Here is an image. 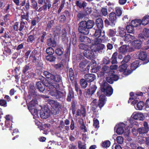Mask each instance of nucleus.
Masks as SVG:
<instances>
[{
    "label": "nucleus",
    "instance_id": "obj_26",
    "mask_svg": "<svg viewBox=\"0 0 149 149\" xmlns=\"http://www.w3.org/2000/svg\"><path fill=\"white\" fill-rule=\"evenodd\" d=\"M36 87L40 92H42L45 88V85L41 81H38L36 84Z\"/></svg>",
    "mask_w": 149,
    "mask_h": 149
},
{
    "label": "nucleus",
    "instance_id": "obj_27",
    "mask_svg": "<svg viewBox=\"0 0 149 149\" xmlns=\"http://www.w3.org/2000/svg\"><path fill=\"white\" fill-rule=\"evenodd\" d=\"M76 4L77 6L80 8H84L87 5L86 2L81 0L77 1Z\"/></svg>",
    "mask_w": 149,
    "mask_h": 149
},
{
    "label": "nucleus",
    "instance_id": "obj_17",
    "mask_svg": "<svg viewBox=\"0 0 149 149\" xmlns=\"http://www.w3.org/2000/svg\"><path fill=\"white\" fill-rule=\"evenodd\" d=\"M138 37L141 39H144L145 37H149V29L146 28L144 29L142 33L139 34L138 36Z\"/></svg>",
    "mask_w": 149,
    "mask_h": 149
},
{
    "label": "nucleus",
    "instance_id": "obj_47",
    "mask_svg": "<svg viewBox=\"0 0 149 149\" xmlns=\"http://www.w3.org/2000/svg\"><path fill=\"white\" fill-rule=\"evenodd\" d=\"M46 52L47 54L50 55L53 54L54 52L53 49L51 47L47 48L46 50Z\"/></svg>",
    "mask_w": 149,
    "mask_h": 149
},
{
    "label": "nucleus",
    "instance_id": "obj_25",
    "mask_svg": "<svg viewBox=\"0 0 149 149\" xmlns=\"http://www.w3.org/2000/svg\"><path fill=\"white\" fill-rule=\"evenodd\" d=\"M101 35L102 36L104 35V32L102 33H101V31L100 29H99L96 30L94 34V36L96 37V38L95 39L94 42L96 41L95 40L96 39H98V38Z\"/></svg>",
    "mask_w": 149,
    "mask_h": 149
},
{
    "label": "nucleus",
    "instance_id": "obj_36",
    "mask_svg": "<svg viewBox=\"0 0 149 149\" xmlns=\"http://www.w3.org/2000/svg\"><path fill=\"white\" fill-rule=\"evenodd\" d=\"M37 104V101L36 100H33L30 102L28 105V108L30 107L31 108L35 107V106Z\"/></svg>",
    "mask_w": 149,
    "mask_h": 149
},
{
    "label": "nucleus",
    "instance_id": "obj_29",
    "mask_svg": "<svg viewBox=\"0 0 149 149\" xmlns=\"http://www.w3.org/2000/svg\"><path fill=\"white\" fill-rule=\"evenodd\" d=\"M118 32L119 33V35L121 37H123L126 35L125 30L123 28L119 27Z\"/></svg>",
    "mask_w": 149,
    "mask_h": 149
},
{
    "label": "nucleus",
    "instance_id": "obj_9",
    "mask_svg": "<svg viewBox=\"0 0 149 149\" xmlns=\"http://www.w3.org/2000/svg\"><path fill=\"white\" fill-rule=\"evenodd\" d=\"M131 118L134 120L143 121L145 119V115L141 112H134L132 114Z\"/></svg>",
    "mask_w": 149,
    "mask_h": 149
},
{
    "label": "nucleus",
    "instance_id": "obj_33",
    "mask_svg": "<svg viewBox=\"0 0 149 149\" xmlns=\"http://www.w3.org/2000/svg\"><path fill=\"white\" fill-rule=\"evenodd\" d=\"M144 106V103L142 101H140L139 102L136 104L137 110H141L143 108Z\"/></svg>",
    "mask_w": 149,
    "mask_h": 149
},
{
    "label": "nucleus",
    "instance_id": "obj_46",
    "mask_svg": "<svg viewBox=\"0 0 149 149\" xmlns=\"http://www.w3.org/2000/svg\"><path fill=\"white\" fill-rule=\"evenodd\" d=\"M111 143L109 141H104L102 143V146L103 147L108 148L110 145Z\"/></svg>",
    "mask_w": 149,
    "mask_h": 149
},
{
    "label": "nucleus",
    "instance_id": "obj_61",
    "mask_svg": "<svg viewBox=\"0 0 149 149\" xmlns=\"http://www.w3.org/2000/svg\"><path fill=\"white\" fill-rule=\"evenodd\" d=\"M37 51L36 50H34L32 52L30 56V58H32V57L33 56H35L37 54Z\"/></svg>",
    "mask_w": 149,
    "mask_h": 149
},
{
    "label": "nucleus",
    "instance_id": "obj_3",
    "mask_svg": "<svg viewBox=\"0 0 149 149\" xmlns=\"http://www.w3.org/2000/svg\"><path fill=\"white\" fill-rule=\"evenodd\" d=\"M79 47L80 49L84 50V55L87 58L92 60L95 57L94 51L91 49V46L89 47L85 44H80Z\"/></svg>",
    "mask_w": 149,
    "mask_h": 149
},
{
    "label": "nucleus",
    "instance_id": "obj_48",
    "mask_svg": "<svg viewBox=\"0 0 149 149\" xmlns=\"http://www.w3.org/2000/svg\"><path fill=\"white\" fill-rule=\"evenodd\" d=\"M72 34V36L71 38V41L72 42L73 45H74L77 42V38L75 34L73 33Z\"/></svg>",
    "mask_w": 149,
    "mask_h": 149
},
{
    "label": "nucleus",
    "instance_id": "obj_22",
    "mask_svg": "<svg viewBox=\"0 0 149 149\" xmlns=\"http://www.w3.org/2000/svg\"><path fill=\"white\" fill-rule=\"evenodd\" d=\"M28 109L32 114L34 118L36 119V118L39 117L38 111L37 109L36 108V107L31 108V107H30Z\"/></svg>",
    "mask_w": 149,
    "mask_h": 149
},
{
    "label": "nucleus",
    "instance_id": "obj_14",
    "mask_svg": "<svg viewBox=\"0 0 149 149\" xmlns=\"http://www.w3.org/2000/svg\"><path fill=\"white\" fill-rule=\"evenodd\" d=\"M46 109H42L40 113V117L43 119H46L50 115L49 110Z\"/></svg>",
    "mask_w": 149,
    "mask_h": 149
},
{
    "label": "nucleus",
    "instance_id": "obj_50",
    "mask_svg": "<svg viewBox=\"0 0 149 149\" xmlns=\"http://www.w3.org/2000/svg\"><path fill=\"white\" fill-rule=\"evenodd\" d=\"M116 139L117 143L119 144H121L123 142V138L121 136H117Z\"/></svg>",
    "mask_w": 149,
    "mask_h": 149
},
{
    "label": "nucleus",
    "instance_id": "obj_45",
    "mask_svg": "<svg viewBox=\"0 0 149 149\" xmlns=\"http://www.w3.org/2000/svg\"><path fill=\"white\" fill-rule=\"evenodd\" d=\"M69 73L70 80L71 81L73 80L74 78V75L73 70L72 68H70L69 69Z\"/></svg>",
    "mask_w": 149,
    "mask_h": 149
},
{
    "label": "nucleus",
    "instance_id": "obj_11",
    "mask_svg": "<svg viewBox=\"0 0 149 149\" xmlns=\"http://www.w3.org/2000/svg\"><path fill=\"white\" fill-rule=\"evenodd\" d=\"M134 50L132 47L129 45H124L121 46L119 49V52L121 53L125 54L128 52H131Z\"/></svg>",
    "mask_w": 149,
    "mask_h": 149
},
{
    "label": "nucleus",
    "instance_id": "obj_30",
    "mask_svg": "<svg viewBox=\"0 0 149 149\" xmlns=\"http://www.w3.org/2000/svg\"><path fill=\"white\" fill-rule=\"evenodd\" d=\"M47 44L48 45L54 47L56 46V43L54 40L51 38L47 40Z\"/></svg>",
    "mask_w": 149,
    "mask_h": 149
},
{
    "label": "nucleus",
    "instance_id": "obj_62",
    "mask_svg": "<svg viewBox=\"0 0 149 149\" xmlns=\"http://www.w3.org/2000/svg\"><path fill=\"white\" fill-rule=\"evenodd\" d=\"M110 76L113 79V81H117L118 79V77L116 74H113L110 75Z\"/></svg>",
    "mask_w": 149,
    "mask_h": 149
},
{
    "label": "nucleus",
    "instance_id": "obj_35",
    "mask_svg": "<svg viewBox=\"0 0 149 149\" xmlns=\"http://www.w3.org/2000/svg\"><path fill=\"white\" fill-rule=\"evenodd\" d=\"M131 24L127 26L126 29L127 32L129 33H132L134 32V27Z\"/></svg>",
    "mask_w": 149,
    "mask_h": 149
},
{
    "label": "nucleus",
    "instance_id": "obj_63",
    "mask_svg": "<svg viewBox=\"0 0 149 149\" xmlns=\"http://www.w3.org/2000/svg\"><path fill=\"white\" fill-rule=\"evenodd\" d=\"M34 38L33 36L30 35L29 36L27 39V41L29 42H31L34 40Z\"/></svg>",
    "mask_w": 149,
    "mask_h": 149
},
{
    "label": "nucleus",
    "instance_id": "obj_41",
    "mask_svg": "<svg viewBox=\"0 0 149 149\" xmlns=\"http://www.w3.org/2000/svg\"><path fill=\"white\" fill-rule=\"evenodd\" d=\"M93 124L94 127L95 128L97 129L99 127V123L98 120L95 118L93 119Z\"/></svg>",
    "mask_w": 149,
    "mask_h": 149
},
{
    "label": "nucleus",
    "instance_id": "obj_28",
    "mask_svg": "<svg viewBox=\"0 0 149 149\" xmlns=\"http://www.w3.org/2000/svg\"><path fill=\"white\" fill-rule=\"evenodd\" d=\"M96 23L98 29H102L103 27V20L101 18H98L96 20Z\"/></svg>",
    "mask_w": 149,
    "mask_h": 149
},
{
    "label": "nucleus",
    "instance_id": "obj_55",
    "mask_svg": "<svg viewBox=\"0 0 149 149\" xmlns=\"http://www.w3.org/2000/svg\"><path fill=\"white\" fill-rule=\"evenodd\" d=\"M0 105L4 107L7 106V102L4 100L2 99L0 100Z\"/></svg>",
    "mask_w": 149,
    "mask_h": 149
},
{
    "label": "nucleus",
    "instance_id": "obj_6",
    "mask_svg": "<svg viewBox=\"0 0 149 149\" xmlns=\"http://www.w3.org/2000/svg\"><path fill=\"white\" fill-rule=\"evenodd\" d=\"M100 83L101 84V86L102 87V91L105 94L108 96H110L112 94L113 89L111 87L108 85L106 81H103V82H102L101 81H100Z\"/></svg>",
    "mask_w": 149,
    "mask_h": 149
},
{
    "label": "nucleus",
    "instance_id": "obj_34",
    "mask_svg": "<svg viewBox=\"0 0 149 149\" xmlns=\"http://www.w3.org/2000/svg\"><path fill=\"white\" fill-rule=\"evenodd\" d=\"M138 131L140 134L143 135V134L147 133L148 130L146 128L142 127L138 129Z\"/></svg>",
    "mask_w": 149,
    "mask_h": 149
},
{
    "label": "nucleus",
    "instance_id": "obj_44",
    "mask_svg": "<svg viewBox=\"0 0 149 149\" xmlns=\"http://www.w3.org/2000/svg\"><path fill=\"white\" fill-rule=\"evenodd\" d=\"M115 11L116 14L118 16H120L122 14V10L121 8L120 7H116V8Z\"/></svg>",
    "mask_w": 149,
    "mask_h": 149
},
{
    "label": "nucleus",
    "instance_id": "obj_23",
    "mask_svg": "<svg viewBox=\"0 0 149 149\" xmlns=\"http://www.w3.org/2000/svg\"><path fill=\"white\" fill-rule=\"evenodd\" d=\"M135 37L129 34H126L125 36V39L124 41L126 42H132L135 39Z\"/></svg>",
    "mask_w": 149,
    "mask_h": 149
},
{
    "label": "nucleus",
    "instance_id": "obj_2",
    "mask_svg": "<svg viewBox=\"0 0 149 149\" xmlns=\"http://www.w3.org/2000/svg\"><path fill=\"white\" fill-rule=\"evenodd\" d=\"M47 88V90L49 91V93L52 96L56 98H58L63 95L62 93L59 91H58L57 89L59 88L58 84L56 85L54 84H52L50 83H47L45 85Z\"/></svg>",
    "mask_w": 149,
    "mask_h": 149
},
{
    "label": "nucleus",
    "instance_id": "obj_53",
    "mask_svg": "<svg viewBox=\"0 0 149 149\" xmlns=\"http://www.w3.org/2000/svg\"><path fill=\"white\" fill-rule=\"evenodd\" d=\"M75 88L77 94L81 95L82 94V92L80 88L78 87L77 84H75Z\"/></svg>",
    "mask_w": 149,
    "mask_h": 149
},
{
    "label": "nucleus",
    "instance_id": "obj_5",
    "mask_svg": "<svg viewBox=\"0 0 149 149\" xmlns=\"http://www.w3.org/2000/svg\"><path fill=\"white\" fill-rule=\"evenodd\" d=\"M130 97L128 101L129 103L132 102L131 104L133 105H135L140 100L141 97L143 96V93L141 92H138L134 94L133 92H131L130 93Z\"/></svg>",
    "mask_w": 149,
    "mask_h": 149
},
{
    "label": "nucleus",
    "instance_id": "obj_37",
    "mask_svg": "<svg viewBox=\"0 0 149 149\" xmlns=\"http://www.w3.org/2000/svg\"><path fill=\"white\" fill-rule=\"evenodd\" d=\"M80 82V85L82 88H85L87 86L88 83L84 79H81Z\"/></svg>",
    "mask_w": 149,
    "mask_h": 149
},
{
    "label": "nucleus",
    "instance_id": "obj_43",
    "mask_svg": "<svg viewBox=\"0 0 149 149\" xmlns=\"http://www.w3.org/2000/svg\"><path fill=\"white\" fill-rule=\"evenodd\" d=\"M31 4L33 8L37 10L38 8L37 6V3L36 0H31Z\"/></svg>",
    "mask_w": 149,
    "mask_h": 149
},
{
    "label": "nucleus",
    "instance_id": "obj_16",
    "mask_svg": "<svg viewBox=\"0 0 149 149\" xmlns=\"http://www.w3.org/2000/svg\"><path fill=\"white\" fill-rule=\"evenodd\" d=\"M109 19L112 24L111 26H114L116 22L117 19L116 15L114 13H111L109 15Z\"/></svg>",
    "mask_w": 149,
    "mask_h": 149
},
{
    "label": "nucleus",
    "instance_id": "obj_7",
    "mask_svg": "<svg viewBox=\"0 0 149 149\" xmlns=\"http://www.w3.org/2000/svg\"><path fill=\"white\" fill-rule=\"evenodd\" d=\"M44 74L47 78L56 82H59L62 81L61 77L59 75H54L47 71L44 72Z\"/></svg>",
    "mask_w": 149,
    "mask_h": 149
},
{
    "label": "nucleus",
    "instance_id": "obj_39",
    "mask_svg": "<svg viewBox=\"0 0 149 149\" xmlns=\"http://www.w3.org/2000/svg\"><path fill=\"white\" fill-rule=\"evenodd\" d=\"M64 50L63 48H57L55 50L56 54L58 56H61L63 54Z\"/></svg>",
    "mask_w": 149,
    "mask_h": 149
},
{
    "label": "nucleus",
    "instance_id": "obj_12",
    "mask_svg": "<svg viewBox=\"0 0 149 149\" xmlns=\"http://www.w3.org/2000/svg\"><path fill=\"white\" fill-rule=\"evenodd\" d=\"M138 57L139 59L143 61H145L143 63V64H146L149 61V60L148 59L147 57V55L146 52H140Z\"/></svg>",
    "mask_w": 149,
    "mask_h": 149
},
{
    "label": "nucleus",
    "instance_id": "obj_31",
    "mask_svg": "<svg viewBox=\"0 0 149 149\" xmlns=\"http://www.w3.org/2000/svg\"><path fill=\"white\" fill-rule=\"evenodd\" d=\"M142 24L145 26L149 23V16L146 15L143 17L142 20H141Z\"/></svg>",
    "mask_w": 149,
    "mask_h": 149
},
{
    "label": "nucleus",
    "instance_id": "obj_58",
    "mask_svg": "<svg viewBox=\"0 0 149 149\" xmlns=\"http://www.w3.org/2000/svg\"><path fill=\"white\" fill-rule=\"evenodd\" d=\"M101 12L102 15L104 16L107 15V9L105 8H102L101 10Z\"/></svg>",
    "mask_w": 149,
    "mask_h": 149
},
{
    "label": "nucleus",
    "instance_id": "obj_8",
    "mask_svg": "<svg viewBox=\"0 0 149 149\" xmlns=\"http://www.w3.org/2000/svg\"><path fill=\"white\" fill-rule=\"evenodd\" d=\"M78 30L80 32L85 35L88 34L89 30L86 26V22L82 21L80 23Z\"/></svg>",
    "mask_w": 149,
    "mask_h": 149
},
{
    "label": "nucleus",
    "instance_id": "obj_1",
    "mask_svg": "<svg viewBox=\"0 0 149 149\" xmlns=\"http://www.w3.org/2000/svg\"><path fill=\"white\" fill-rule=\"evenodd\" d=\"M131 125L129 126L127 124V122H126L125 123H120L116 125L115 127V130L118 134H121L124 132V129L127 131L128 134L130 133V129L132 127V124L133 123L134 120L130 119L128 120Z\"/></svg>",
    "mask_w": 149,
    "mask_h": 149
},
{
    "label": "nucleus",
    "instance_id": "obj_21",
    "mask_svg": "<svg viewBox=\"0 0 149 149\" xmlns=\"http://www.w3.org/2000/svg\"><path fill=\"white\" fill-rule=\"evenodd\" d=\"M48 102L51 105V107L54 109H58L61 107L59 103L55 100H48Z\"/></svg>",
    "mask_w": 149,
    "mask_h": 149
},
{
    "label": "nucleus",
    "instance_id": "obj_38",
    "mask_svg": "<svg viewBox=\"0 0 149 149\" xmlns=\"http://www.w3.org/2000/svg\"><path fill=\"white\" fill-rule=\"evenodd\" d=\"M86 26L87 28L89 29L92 28L94 24V22L92 20H89L86 22Z\"/></svg>",
    "mask_w": 149,
    "mask_h": 149
},
{
    "label": "nucleus",
    "instance_id": "obj_51",
    "mask_svg": "<svg viewBox=\"0 0 149 149\" xmlns=\"http://www.w3.org/2000/svg\"><path fill=\"white\" fill-rule=\"evenodd\" d=\"M54 24V21L53 20H51L47 24V29L49 30L53 26Z\"/></svg>",
    "mask_w": 149,
    "mask_h": 149
},
{
    "label": "nucleus",
    "instance_id": "obj_18",
    "mask_svg": "<svg viewBox=\"0 0 149 149\" xmlns=\"http://www.w3.org/2000/svg\"><path fill=\"white\" fill-rule=\"evenodd\" d=\"M106 100L105 96L102 94L99 97L98 106L100 108L102 107L106 103Z\"/></svg>",
    "mask_w": 149,
    "mask_h": 149
},
{
    "label": "nucleus",
    "instance_id": "obj_64",
    "mask_svg": "<svg viewBox=\"0 0 149 149\" xmlns=\"http://www.w3.org/2000/svg\"><path fill=\"white\" fill-rule=\"evenodd\" d=\"M74 128V123L73 119H72L70 125V129L71 130H73Z\"/></svg>",
    "mask_w": 149,
    "mask_h": 149
},
{
    "label": "nucleus",
    "instance_id": "obj_32",
    "mask_svg": "<svg viewBox=\"0 0 149 149\" xmlns=\"http://www.w3.org/2000/svg\"><path fill=\"white\" fill-rule=\"evenodd\" d=\"M6 120L5 121V126L7 127L10 128L12 127V125L10 124L11 121L10 120L9 116L7 115L6 117Z\"/></svg>",
    "mask_w": 149,
    "mask_h": 149
},
{
    "label": "nucleus",
    "instance_id": "obj_42",
    "mask_svg": "<svg viewBox=\"0 0 149 149\" xmlns=\"http://www.w3.org/2000/svg\"><path fill=\"white\" fill-rule=\"evenodd\" d=\"M97 100L96 99H94L91 103V105L93 108V110H95L97 107Z\"/></svg>",
    "mask_w": 149,
    "mask_h": 149
},
{
    "label": "nucleus",
    "instance_id": "obj_19",
    "mask_svg": "<svg viewBox=\"0 0 149 149\" xmlns=\"http://www.w3.org/2000/svg\"><path fill=\"white\" fill-rule=\"evenodd\" d=\"M97 87L95 85H92L90 86L89 89L87 90L86 91L87 95H92L95 92L97 89Z\"/></svg>",
    "mask_w": 149,
    "mask_h": 149
},
{
    "label": "nucleus",
    "instance_id": "obj_20",
    "mask_svg": "<svg viewBox=\"0 0 149 149\" xmlns=\"http://www.w3.org/2000/svg\"><path fill=\"white\" fill-rule=\"evenodd\" d=\"M84 78L87 81L91 82L95 79L96 77L94 74H88L85 75Z\"/></svg>",
    "mask_w": 149,
    "mask_h": 149
},
{
    "label": "nucleus",
    "instance_id": "obj_4",
    "mask_svg": "<svg viewBox=\"0 0 149 149\" xmlns=\"http://www.w3.org/2000/svg\"><path fill=\"white\" fill-rule=\"evenodd\" d=\"M96 42L91 46V49L95 52H99L102 53L104 51V45L100 44L102 41L100 39H96Z\"/></svg>",
    "mask_w": 149,
    "mask_h": 149
},
{
    "label": "nucleus",
    "instance_id": "obj_54",
    "mask_svg": "<svg viewBox=\"0 0 149 149\" xmlns=\"http://www.w3.org/2000/svg\"><path fill=\"white\" fill-rule=\"evenodd\" d=\"M73 97V94L72 92H70L68 94L67 100L68 101L70 102L71 100V99Z\"/></svg>",
    "mask_w": 149,
    "mask_h": 149
},
{
    "label": "nucleus",
    "instance_id": "obj_24",
    "mask_svg": "<svg viewBox=\"0 0 149 149\" xmlns=\"http://www.w3.org/2000/svg\"><path fill=\"white\" fill-rule=\"evenodd\" d=\"M139 61L137 60L133 62L131 65V69L130 70L132 71V72L136 69L138 67H139Z\"/></svg>",
    "mask_w": 149,
    "mask_h": 149
},
{
    "label": "nucleus",
    "instance_id": "obj_57",
    "mask_svg": "<svg viewBox=\"0 0 149 149\" xmlns=\"http://www.w3.org/2000/svg\"><path fill=\"white\" fill-rule=\"evenodd\" d=\"M86 64V61L85 60L83 61L80 63L79 66L81 68H83Z\"/></svg>",
    "mask_w": 149,
    "mask_h": 149
},
{
    "label": "nucleus",
    "instance_id": "obj_13",
    "mask_svg": "<svg viewBox=\"0 0 149 149\" xmlns=\"http://www.w3.org/2000/svg\"><path fill=\"white\" fill-rule=\"evenodd\" d=\"M142 43V42L141 40L136 39L134 40L131 43V45L133 49V48L136 49H140L141 47V45Z\"/></svg>",
    "mask_w": 149,
    "mask_h": 149
},
{
    "label": "nucleus",
    "instance_id": "obj_10",
    "mask_svg": "<svg viewBox=\"0 0 149 149\" xmlns=\"http://www.w3.org/2000/svg\"><path fill=\"white\" fill-rule=\"evenodd\" d=\"M127 64H123L119 66V71L125 75H128L132 72V71L128 69L127 68Z\"/></svg>",
    "mask_w": 149,
    "mask_h": 149
},
{
    "label": "nucleus",
    "instance_id": "obj_40",
    "mask_svg": "<svg viewBox=\"0 0 149 149\" xmlns=\"http://www.w3.org/2000/svg\"><path fill=\"white\" fill-rule=\"evenodd\" d=\"M46 58L47 60L50 62L54 61L56 59V57L53 55H48L46 56Z\"/></svg>",
    "mask_w": 149,
    "mask_h": 149
},
{
    "label": "nucleus",
    "instance_id": "obj_49",
    "mask_svg": "<svg viewBox=\"0 0 149 149\" xmlns=\"http://www.w3.org/2000/svg\"><path fill=\"white\" fill-rule=\"evenodd\" d=\"M130 59V56L129 55H127L124 58L123 61L122 62V63H127Z\"/></svg>",
    "mask_w": 149,
    "mask_h": 149
},
{
    "label": "nucleus",
    "instance_id": "obj_52",
    "mask_svg": "<svg viewBox=\"0 0 149 149\" xmlns=\"http://www.w3.org/2000/svg\"><path fill=\"white\" fill-rule=\"evenodd\" d=\"M116 31L112 29H110L108 31V34L111 36H114L116 34Z\"/></svg>",
    "mask_w": 149,
    "mask_h": 149
},
{
    "label": "nucleus",
    "instance_id": "obj_56",
    "mask_svg": "<svg viewBox=\"0 0 149 149\" xmlns=\"http://www.w3.org/2000/svg\"><path fill=\"white\" fill-rule=\"evenodd\" d=\"M29 14L28 13H26V15H22L21 17V19L22 20L23 19H26V20H29Z\"/></svg>",
    "mask_w": 149,
    "mask_h": 149
},
{
    "label": "nucleus",
    "instance_id": "obj_59",
    "mask_svg": "<svg viewBox=\"0 0 149 149\" xmlns=\"http://www.w3.org/2000/svg\"><path fill=\"white\" fill-rule=\"evenodd\" d=\"M106 80L108 82L111 84H113L114 81L113 79L111 78L110 76L107 77Z\"/></svg>",
    "mask_w": 149,
    "mask_h": 149
},
{
    "label": "nucleus",
    "instance_id": "obj_15",
    "mask_svg": "<svg viewBox=\"0 0 149 149\" xmlns=\"http://www.w3.org/2000/svg\"><path fill=\"white\" fill-rule=\"evenodd\" d=\"M141 20L140 19H136L132 20L131 22V24L133 26L139 28L142 24Z\"/></svg>",
    "mask_w": 149,
    "mask_h": 149
},
{
    "label": "nucleus",
    "instance_id": "obj_60",
    "mask_svg": "<svg viewBox=\"0 0 149 149\" xmlns=\"http://www.w3.org/2000/svg\"><path fill=\"white\" fill-rule=\"evenodd\" d=\"M25 26V23L24 22H21L19 30L20 31H22Z\"/></svg>",
    "mask_w": 149,
    "mask_h": 149
}]
</instances>
